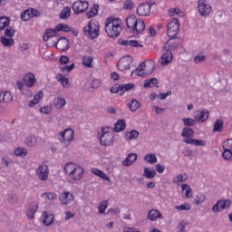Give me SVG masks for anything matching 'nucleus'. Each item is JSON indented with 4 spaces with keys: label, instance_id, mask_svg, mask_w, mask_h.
<instances>
[{
    "label": "nucleus",
    "instance_id": "1",
    "mask_svg": "<svg viewBox=\"0 0 232 232\" xmlns=\"http://www.w3.org/2000/svg\"><path fill=\"white\" fill-rule=\"evenodd\" d=\"M123 30L122 20L113 16L105 21V32L111 39H117Z\"/></svg>",
    "mask_w": 232,
    "mask_h": 232
},
{
    "label": "nucleus",
    "instance_id": "2",
    "mask_svg": "<svg viewBox=\"0 0 232 232\" xmlns=\"http://www.w3.org/2000/svg\"><path fill=\"white\" fill-rule=\"evenodd\" d=\"M111 127H102L98 132V138L102 146H111L113 144V132Z\"/></svg>",
    "mask_w": 232,
    "mask_h": 232
},
{
    "label": "nucleus",
    "instance_id": "3",
    "mask_svg": "<svg viewBox=\"0 0 232 232\" xmlns=\"http://www.w3.org/2000/svg\"><path fill=\"white\" fill-rule=\"evenodd\" d=\"M149 66H150V70L146 71V68H148V65H146V63L143 62L140 63L138 67L134 71H132L130 77L133 76V73H136L138 77H143V78L148 77V75H151V73H153V70H155V63H153L152 61H150Z\"/></svg>",
    "mask_w": 232,
    "mask_h": 232
},
{
    "label": "nucleus",
    "instance_id": "4",
    "mask_svg": "<svg viewBox=\"0 0 232 232\" xmlns=\"http://www.w3.org/2000/svg\"><path fill=\"white\" fill-rule=\"evenodd\" d=\"M83 34L89 39H97L99 37V22L90 21L88 24L83 27Z\"/></svg>",
    "mask_w": 232,
    "mask_h": 232
},
{
    "label": "nucleus",
    "instance_id": "5",
    "mask_svg": "<svg viewBox=\"0 0 232 232\" xmlns=\"http://www.w3.org/2000/svg\"><path fill=\"white\" fill-rule=\"evenodd\" d=\"M74 137L75 132L72 130V128L65 129L63 131L58 133V140L61 144H63V146H65V148L72 144Z\"/></svg>",
    "mask_w": 232,
    "mask_h": 232
},
{
    "label": "nucleus",
    "instance_id": "6",
    "mask_svg": "<svg viewBox=\"0 0 232 232\" xmlns=\"http://www.w3.org/2000/svg\"><path fill=\"white\" fill-rule=\"evenodd\" d=\"M180 28V24L179 23V19L174 18L170 21L167 25V35L169 38V41L172 39H177V35H179Z\"/></svg>",
    "mask_w": 232,
    "mask_h": 232
},
{
    "label": "nucleus",
    "instance_id": "7",
    "mask_svg": "<svg viewBox=\"0 0 232 232\" xmlns=\"http://www.w3.org/2000/svg\"><path fill=\"white\" fill-rule=\"evenodd\" d=\"M170 48L169 41H167L162 48L163 54L161 55L160 61L161 66H168V64L173 62V53L169 51Z\"/></svg>",
    "mask_w": 232,
    "mask_h": 232
},
{
    "label": "nucleus",
    "instance_id": "8",
    "mask_svg": "<svg viewBox=\"0 0 232 232\" xmlns=\"http://www.w3.org/2000/svg\"><path fill=\"white\" fill-rule=\"evenodd\" d=\"M88 6L87 1L78 0L72 4V8L74 14L79 15V14H84L88 10Z\"/></svg>",
    "mask_w": 232,
    "mask_h": 232
},
{
    "label": "nucleus",
    "instance_id": "9",
    "mask_svg": "<svg viewBox=\"0 0 232 232\" xmlns=\"http://www.w3.org/2000/svg\"><path fill=\"white\" fill-rule=\"evenodd\" d=\"M198 9L202 17H208L209 14H211V5L206 0H198Z\"/></svg>",
    "mask_w": 232,
    "mask_h": 232
},
{
    "label": "nucleus",
    "instance_id": "10",
    "mask_svg": "<svg viewBox=\"0 0 232 232\" xmlns=\"http://www.w3.org/2000/svg\"><path fill=\"white\" fill-rule=\"evenodd\" d=\"M231 207V200L229 199H219L217 203L212 207V211L214 213H220V211H224V209H228Z\"/></svg>",
    "mask_w": 232,
    "mask_h": 232
},
{
    "label": "nucleus",
    "instance_id": "11",
    "mask_svg": "<svg viewBox=\"0 0 232 232\" xmlns=\"http://www.w3.org/2000/svg\"><path fill=\"white\" fill-rule=\"evenodd\" d=\"M151 2H149L147 4L142 3L138 5L136 9V14H138V15H140V17H147V15H150V14L151 13Z\"/></svg>",
    "mask_w": 232,
    "mask_h": 232
},
{
    "label": "nucleus",
    "instance_id": "12",
    "mask_svg": "<svg viewBox=\"0 0 232 232\" xmlns=\"http://www.w3.org/2000/svg\"><path fill=\"white\" fill-rule=\"evenodd\" d=\"M55 47L57 50H61L62 52H64L66 50L70 49V40L66 37H60L56 43H54Z\"/></svg>",
    "mask_w": 232,
    "mask_h": 232
},
{
    "label": "nucleus",
    "instance_id": "13",
    "mask_svg": "<svg viewBox=\"0 0 232 232\" xmlns=\"http://www.w3.org/2000/svg\"><path fill=\"white\" fill-rule=\"evenodd\" d=\"M83 175L84 169L80 166H76V168L69 173V177L70 179H72V180H81Z\"/></svg>",
    "mask_w": 232,
    "mask_h": 232
},
{
    "label": "nucleus",
    "instance_id": "14",
    "mask_svg": "<svg viewBox=\"0 0 232 232\" xmlns=\"http://www.w3.org/2000/svg\"><path fill=\"white\" fill-rule=\"evenodd\" d=\"M133 61V58L127 57L120 60L118 62V70L122 72V70H130L131 68V63Z\"/></svg>",
    "mask_w": 232,
    "mask_h": 232
},
{
    "label": "nucleus",
    "instance_id": "15",
    "mask_svg": "<svg viewBox=\"0 0 232 232\" xmlns=\"http://www.w3.org/2000/svg\"><path fill=\"white\" fill-rule=\"evenodd\" d=\"M36 175L40 180H48V166L47 165H40L36 169Z\"/></svg>",
    "mask_w": 232,
    "mask_h": 232
},
{
    "label": "nucleus",
    "instance_id": "16",
    "mask_svg": "<svg viewBox=\"0 0 232 232\" xmlns=\"http://www.w3.org/2000/svg\"><path fill=\"white\" fill-rule=\"evenodd\" d=\"M119 44L121 46H130V48H144V45L139 43L137 40H119Z\"/></svg>",
    "mask_w": 232,
    "mask_h": 232
},
{
    "label": "nucleus",
    "instance_id": "17",
    "mask_svg": "<svg viewBox=\"0 0 232 232\" xmlns=\"http://www.w3.org/2000/svg\"><path fill=\"white\" fill-rule=\"evenodd\" d=\"M207 119H209V111L206 109L197 111L195 120L198 121V122H206Z\"/></svg>",
    "mask_w": 232,
    "mask_h": 232
},
{
    "label": "nucleus",
    "instance_id": "18",
    "mask_svg": "<svg viewBox=\"0 0 232 232\" xmlns=\"http://www.w3.org/2000/svg\"><path fill=\"white\" fill-rule=\"evenodd\" d=\"M59 200L61 204L66 206L73 200V195L70 192H63L60 195Z\"/></svg>",
    "mask_w": 232,
    "mask_h": 232
},
{
    "label": "nucleus",
    "instance_id": "19",
    "mask_svg": "<svg viewBox=\"0 0 232 232\" xmlns=\"http://www.w3.org/2000/svg\"><path fill=\"white\" fill-rule=\"evenodd\" d=\"M34 82H36L35 75L32 72L27 73L24 77V84L27 86V88H33Z\"/></svg>",
    "mask_w": 232,
    "mask_h": 232
},
{
    "label": "nucleus",
    "instance_id": "20",
    "mask_svg": "<svg viewBox=\"0 0 232 232\" xmlns=\"http://www.w3.org/2000/svg\"><path fill=\"white\" fill-rule=\"evenodd\" d=\"M139 20H137V17L133 14L130 15L126 19V24L127 28H131L132 32H135L137 30V23Z\"/></svg>",
    "mask_w": 232,
    "mask_h": 232
},
{
    "label": "nucleus",
    "instance_id": "21",
    "mask_svg": "<svg viewBox=\"0 0 232 232\" xmlns=\"http://www.w3.org/2000/svg\"><path fill=\"white\" fill-rule=\"evenodd\" d=\"M37 209H39V206H37V204H31L29 206V208L25 212L29 220H34V218H35V213H37Z\"/></svg>",
    "mask_w": 232,
    "mask_h": 232
},
{
    "label": "nucleus",
    "instance_id": "22",
    "mask_svg": "<svg viewBox=\"0 0 232 232\" xmlns=\"http://www.w3.org/2000/svg\"><path fill=\"white\" fill-rule=\"evenodd\" d=\"M137 154L135 153H130L126 157V159L122 161V166H125L126 168H130L136 160H137Z\"/></svg>",
    "mask_w": 232,
    "mask_h": 232
},
{
    "label": "nucleus",
    "instance_id": "23",
    "mask_svg": "<svg viewBox=\"0 0 232 232\" xmlns=\"http://www.w3.org/2000/svg\"><path fill=\"white\" fill-rule=\"evenodd\" d=\"M126 130V120H118L114 124L113 131L115 133H119L121 131H124Z\"/></svg>",
    "mask_w": 232,
    "mask_h": 232
},
{
    "label": "nucleus",
    "instance_id": "24",
    "mask_svg": "<svg viewBox=\"0 0 232 232\" xmlns=\"http://www.w3.org/2000/svg\"><path fill=\"white\" fill-rule=\"evenodd\" d=\"M0 42H1V44H3V46H5V48H12V46L15 44V40L10 37L8 38L6 36H1Z\"/></svg>",
    "mask_w": 232,
    "mask_h": 232
},
{
    "label": "nucleus",
    "instance_id": "25",
    "mask_svg": "<svg viewBox=\"0 0 232 232\" xmlns=\"http://www.w3.org/2000/svg\"><path fill=\"white\" fill-rule=\"evenodd\" d=\"M44 94H43V91H39L34 97L33 100H31L28 103L29 108H34V106H35V104H39V102L41 101V99H43Z\"/></svg>",
    "mask_w": 232,
    "mask_h": 232
},
{
    "label": "nucleus",
    "instance_id": "26",
    "mask_svg": "<svg viewBox=\"0 0 232 232\" xmlns=\"http://www.w3.org/2000/svg\"><path fill=\"white\" fill-rule=\"evenodd\" d=\"M92 175H96V177H99L100 179H102V180H107V182H110V177L106 175L102 170L93 168L92 169Z\"/></svg>",
    "mask_w": 232,
    "mask_h": 232
},
{
    "label": "nucleus",
    "instance_id": "27",
    "mask_svg": "<svg viewBox=\"0 0 232 232\" xmlns=\"http://www.w3.org/2000/svg\"><path fill=\"white\" fill-rule=\"evenodd\" d=\"M184 142L185 144H191L192 146H206V141L192 138L185 139Z\"/></svg>",
    "mask_w": 232,
    "mask_h": 232
},
{
    "label": "nucleus",
    "instance_id": "28",
    "mask_svg": "<svg viewBox=\"0 0 232 232\" xmlns=\"http://www.w3.org/2000/svg\"><path fill=\"white\" fill-rule=\"evenodd\" d=\"M148 218L153 222L157 220V218H162V213L157 209H151L148 214Z\"/></svg>",
    "mask_w": 232,
    "mask_h": 232
},
{
    "label": "nucleus",
    "instance_id": "29",
    "mask_svg": "<svg viewBox=\"0 0 232 232\" xmlns=\"http://www.w3.org/2000/svg\"><path fill=\"white\" fill-rule=\"evenodd\" d=\"M194 135L195 131L193 130V129L189 127H185L182 129L181 137H184L185 139H191L192 137H194Z\"/></svg>",
    "mask_w": 232,
    "mask_h": 232
},
{
    "label": "nucleus",
    "instance_id": "30",
    "mask_svg": "<svg viewBox=\"0 0 232 232\" xmlns=\"http://www.w3.org/2000/svg\"><path fill=\"white\" fill-rule=\"evenodd\" d=\"M182 193L185 195V198H191L193 197V190H191V187L188 184H183L181 186Z\"/></svg>",
    "mask_w": 232,
    "mask_h": 232
},
{
    "label": "nucleus",
    "instance_id": "31",
    "mask_svg": "<svg viewBox=\"0 0 232 232\" xmlns=\"http://www.w3.org/2000/svg\"><path fill=\"white\" fill-rule=\"evenodd\" d=\"M157 176V172H155V169L145 168L143 170L142 177H145V179H155Z\"/></svg>",
    "mask_w": 232,
    "mask_h": 232
},
{
    "label": "nucleus",
    "instance_id": "32",
    "mask_svg": "<svg viewBox=\"0 0 232 232\" xmlns=\"http://www.w3.org/2000/svg\"><path fill=\"white\" fill-rule=\"evenodd\" d=\"M99 14V5L94 4L89 12L86 13V16L88 19H92V17H95Z\"/></svg>",
    "mask_w": 232,
    "mask_h": 232
},
{
    "label": "nucleus",
    "instance_id": "33",
    "mask_svg": "<svg viewBox=\"0 0 232 232\" xmlns=\"http://www.w3.org/2000/svg\"><path fill=\"white\" fill-rule=\"evenodd\" d=\"M224 130V121L220 119H218L214 122V128H213V132L214 133H220Z\"/></svg>",
    "mask_w": 232,
    "mask_h": 232
},
{
    "label": "nucleus",
    "instance_id": "34",
    "mask_svg": "<svg viewBox=\"0 0 232 232\" xmlns=\"http://www.w3.org/2000/svg\"><path fill=\"white\" fill-rule=\"evenodd\" d=\"M72 15V8L64 6L59 14L60 19H68Z\"/></svg>",
    "mask_w": 232,
    "mask_h": 232
},
{
    "label": "nucleus",
    "instance_id": "35",
    "mask_svg": "<svg viewBox=\"0 0 232 232\" xmlns=\"http://www.w3.org/2000/svg\"><path fill=\"white\" fill-rule=\"evenodd\" d=\"M15 157H21L22 159L28 155V150L23 147H18L14 151Z\"/></svg>",
    "mask_w": 232,
    "mask_h": 232
},
{
    "label": "nucleus",
    "instance_id": "36",
    "mask_svg": "<svg viewBox=\"0 0 232 232\" xmlns=\"http://www.w3.org/2000/svg\"><path fill=\"white\" fill-rule=\"evenodd\" d=\"M135 139H139V131L132 130L125 134L126 140H135Z\"/></svg>",
    "mask_w": 232,
    "mask_h": 232
},
{
    "label": "nucleus",
    "instance_id": "37",
    "mask_svg": "<svg viewBox=\"0 0 232 232\" xmlns=\"http://www.w3.org/2000/svg\"><path fill=\"white\" fill-rule=\"evenodd\" d=\"M133 88H135V84L134 83H124V84H121V95H124V93H126V92H130V90H133Z\"/></svg>",
    "mask_w": 232,
    "mask_h": 232
},
{
    "label": "nucleus",
    "instance_id": "38",
    "mask_svg": "<svg viewBox=\"0 0 232 232\" xmlns=\"http://www.w3.org/2000/svg\"><path fill=\"white\" fill-rule=\"evenodd\" d=\"M159 84V80L157 78H151L150 80H145L144 88H153V86H157Z\"/></svg>",
    "mask_w": 232,
    "mask_h": 232
},
{
    "label": "nucleus",
    "instance_id": "39",
    "mask_svg": "<svg viewBox=\"0 0 232 232\" xmlns=\"http://www.w3.org/2000/svg\"><path fill=\"white\" fill-rule=\"evenodd\" d=\"M56 80L58 81V82H61V84H63V88H66L69 86L70 80L64 77V75L57 74Z\"/></svg>",
    "mask_w": 232,
    "mask_h": 232
},
{
    "label": "nucleus",
    "instance_id": "40",
    "mask_svg": "<svg viewBox=\"0 0 232 232\" xmlns=\"http://www.w3.org/2000/svg\"><path fill=\"white\" fill-rule=\"evenodd\" d=\"M93 63V57L92 56H83L82 57V64L86 66V68H93L92 64Z\"/></svg>",
    "mask_w": 232,
    "mask_h": 232
},
{
    "label": "nucleus",
    "instance_id": "41",
    "mask_svg": "<svg viewBox=\"0 0 232 232\" xmlns=\"http://www.w3.org/2000/svg\"><path fill=\"white\" fill-rule=\"evenodd\" d=\"M128 106L130 111H137L139 108H140V103L137 100H131L130 102L128 103Z\"/></svg>",
    "mask_w": 232,
    "mask_h": 232
},
{
    "label": "nucleus",
    "instance_id": "42",
    "mask_svg": "<svg viewBox=\"0 0 232 232\" xmlns=\"http://www.w3.org/2000/svg\"><path fill=\"white\" fill-rule=\"evenodd\" d=\"M25 144L29 148H34L37 144V138L35 136H29L25 140Z\"/></svg>",
    "mask_w": 232,
    "mask_h": 232
},
{
    "label": "nucleus",
    "instance_id": "43",
    "mask_svg": "<svg viewBox=\"0 0 232 232\" xmlns=\"http://www.w3.org/2000/svg\"><path fill=\"white\" fill-rule=\"evenodd\" d=\"M10 24V18L7 16H2L0 17V30H5L6 26Z\"/></svg>",
    "mask_w": 232,
    "mask_h": 232
},
{
    "label": "nucleus",
    "instance_id": "44",
    "mask_svg": "<svg viewBox=\"0 0 232 232\" xmlns=\"http://www.w3.org/2000/svg\"><path fill=\"white\" fill-rule=\"evenodd\" d=\"M188 174H179L176 178L173 179V183H180V182H186L188 180Z\"/></svg>",
    "mask_w": 232,
    "mask_h": 232
},
{
    "label": "nucleus",
    "instance_id": "45",
    "mask_svg": "<svg viewBox=\"0 0 232 232\" xmlns=\"http://www.w3.org/2000/svg\"><path fill=\"white\" fill-rule=\"evenodd\" d=\"M182 121L184 126H188V128L197 125V120H194L193 118H183Z\"/></svg>",
    "mask_w": 232,
    "mask_h": 232
},
{
    "label": "nucleus",
    "instance_id": "46",
    "mask_svg": "<svg viewBox=\"0 0 232 232\" xmlns=\"http://www.w3.org/2000/svg\"><path fill=\"white\" fill-rule=\"evenodd\" d=\"M70 30H72V27H70L68 24H58L56 25V31L59 32H65V33H68L70 32Z\"/></svg>",
    "mask_w": 232,
    "mask_h": 232
},
{
    "label": "nucleus",
    "instance_id": "47",
    "mask_svg": "<svg viewBox=\"0 0 232 232\" xmlns=\"http://www.w3.org/2000/svg\"><path fill=\"white\" fill-rule=\"evenodd\" d=\"M66 105V100L64 98H61L58 97L56 99V103H55V108H57V110H63V108H64V106Z\"/></svg>",
    "mask_w": 232,
    "mask_h": 232
},
{
    "label": "nucleus",
    "instance_id": "48",
    "mask_svg": "<svg viewBox=\"0 0 232 232\" xmlns=\"http://www.w3.org/2000/svg\"><path fill=\"white\" fill-rule=\"evenodd\" d=\"M144 160L149 164H157V156L155 154H147L144 157Z\"/></svg>",
    "mask_w": 232,
    "mask_h": 232
},
{
    "label": "nucleus",
    "instance_id": "49",
    "mask_svg": "<svg viewBox=\"0 0 232 232\" xmlns=\"http://www.w3.org/2000/svg\"><path fill=\"white\" fill-rule=\"evenodd\" d=\"M7 200H8L9 204H13V205L18 204L19 203V196L17 194H10L8 196Z\"/></svg>",
    "mask_w": 232,
    "mask_h": 232
},
{
    "label": "nucleus",
    "instance_id": "50",
    "mask_svg": "<svg viewBox=\"0 0 232 232\" xmlns=\"http://www.w3.org/2000/svg\"><path fill=\"white\" fill-rule=\"evenodd\" d=\"M13 99L14 97L12 96V92L9 91H4L3 102H12Z\"/></svg>",
    "mask_w": 232,
    "mask_h": 232
},
{
    "label": "nucleus",
    "instance_id": "51",
    "mask_svg": "<svg viewBox=\"0 0 232 232\" xmlns=\"http://www.w3.org/2000/svg\"><path fill=\"white\" fill-rule=\"evenodd\" d=\"M135 8V3L131 0H125L123 3V10H133Z\"/></svg>",
    "mask_w": 232,
    "mask_h": 232
},
{
    "label": "nucleus",
    "instance_id": "52",
    "mask_svg": "<svg viewBox=\"0 0 232 232\" xmlns=\"http://www.w3.org/2000/svg\"><path fill=\"white\" fill-rule=\"evenodd\" d=\"M53 219H54L53 215H52V214L45 215V217L44 218V224L45 226H52V224H53Z\"/></svg>",
    "mask_w": 232,
    "mask_h": 232
},
{
    "label": "nucleus",
    "instance_id": "53",
    "mask_svg": "<svg viewBox=\"0 0 232 232\" xmlns=\"http://www.w3.org/2000/svg\"><path fill=\"white\" fill-rule=\"evenodd\" d=\"M22 21H30L32 19V14L30 13V9H26L21 14Z\"/></svg>",
    "mask_w": 232,
    "mask_h": 232
},
{
    "label": "nucleus",
    "instance_id": "54",
    "mask_svg": "<svg viewBox=\"0 0 232 232\" xmlns=\"http://www.w3.org/2000/svg\"><path fill=\"white\" fill-rule=\"evenodd\" d=\"M42 197H45L48 200H57V194L55 192H44Z\"/></svg>",
    "mask_w": 232,
    "mask_h": 232
},
{
    "label": "nucleus",
    "instance_id": "55",
    "mask_svg": "<svg viewBox=\"0 0 232 232\" xmlns=\"http://www.w3.org/2000/svg\"><path fill=\"white\" fill-rule=\"evenodd\" d=\"M144 30H146V24H144V21L140 20L137 23V30H135V32L137 34H140L141 32H144Z\"/></svg>",
    "mask_w": 232,
    "mask_h": 232
},
{
    "label": "nucleus",
    "instance_id": "56",
    "mask_svg": "<svg viewBox=\"0 0 232 232\" xmlns=\"http://www.w3.org/2000/svg\"><path fill=\"white\" fill-rule=\"evenodd\" d=\"M175 209H178V211H189V209H191V205L185 203L179 206H176Z\"/></svg>",
    "mask_w": 232,
    "mask_h": 232
},
{
    "label": "nucleus",
    "instance_id": "57",
    "mask_svg": "<svg viewBox=\"0 0 232 232\" xmlns=\"http://www.w3.org/2000/svg\"><path fill=\"white\" fill-rule=\"evenodd\" d=\"M77 167V165L72 163V162H69V163H66L65 166H64V171L65 173H72V171H73V169H75V168Z\"/></svg>",
    "mask_w": 232,
    "mask_h": 232
},
{
    "label": "nucleus",
    "instance_id": "58",
    "mask_svg": "<svg viewBox=\"0 0 232 232\" xmlns=\"http://www.w3.org/2000/svg\"><path fill=\"white\" fill-rule=\"evenodd\" d=\"M223 150H224L222 153L223 159H225V160H232V151L229 150L228 149H223Z\"/></svg>",
    "mask_w": 232,
    "mask_h": 232
},
{
    "label": "nucleus",
    "instance_id": "59",
    "mask_svg": "<svg viewBox=\"0 0 232 232\" xmlns=\"http://www.w3.org/2000/svg\"><path fill=\"white\" fill-rule=\"evenodd\" d=\"M5 37L12 38L14 35H15V30H14L12 27H7L5 30Z\"/></svg>",
    "mask_w": 232,
    "mask_h": 232
},
{
    "label": "nucleus",
    "instance_id": "60",
    "mask_svg": "<svg viewBox=\"0 0 232 232\" xmlns=\"http://www.w3.org/2000/svg\"><path fill=\"white\" fill-rule=\"evenodd\" d=\"M45 35H49L50 37H53L58 34L57 26L54 29L48 28L44 32Z\"/></svg>",
    "mask_w": 232,
    "mask_h": 232
},
{
    "label": "nucleus",
    "instance_id": "61",
    "mask_svg": "<svg viewBox=\"0 0 232 232\" xmlns=\"http://www.w3.org/2000/svg\"><path fill=\"white\" fill-rule=\"evenodd\" d=\"M106 208H108V201L106 200L102 201L99 206V213L102 215V213L106 211Z\"/></svg>",
    "mask_w": 232,
    "mask_h": 232
},
{
    "label": "nucleus",
    "instance_id": "62",
    "mask_svg": "<svg viewBox=\"0 0 232 232\" xmlns=\"http://www.w3.org/2000/svg\"><path fill=\"white\" fill-rule=\"evenodd\" d=\"M177 38L175 39H172L169 41V51L171 52L172 50H177V48H179V42H177L176 40Z\"/></svg>",
    "mask_w": 232,
    "mask_h": 232
},
{
    "label": "nucleus",
    "instance_id": "63",
    "mask_svg": "<svg viewBox=\"0 0 232 232\" xmlns=\"http://www.w3.org/2000/svg\"><path fill=\"white\" fill-rule=\"evenodd\" d=\"M223 149L232 151V139H228L223 143Z\"/></svg>",
    "mask_w": 232,
    "mask_h": 232
},
{
    "label": "nucleus",
    "instance_id": "64",
    "mask_svg": "<svg viewBox=\"0 0 232 232\" xmlns=\"http://www.w3.org/2000/svg\"><path fill=\"white\" fill-rule=\"evenodd\" d=\"M111 93H119L121 95V84H115L111 88Z\"/></svg>",
    "mask_w": 232,
    "mask_h": 232
}]
</instances>
